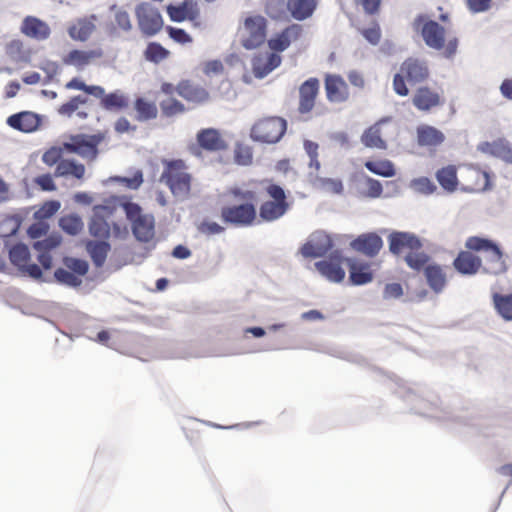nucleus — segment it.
<instances>
[{
  "label": "nucleus",
  "mask_w": 512,
  "mask_h": 512,
  "mask_svg": "<svg viewBox=\"0 0 512 512\" xmlns=\"http://www.w3.org/2000/svg\"><path fill=\"white\" fill-rule=\"evenodd\" d=\"M465 247L471 251L490 252V261L493 265L491 273L499 275L508 270L506 256L494 240L482 236H470L466 239Z\"/></svg>",
  "instance_id": "4"
},
{
  "label": "nucleus",
  "mask_w": 512,
  "mask_h": 512,
  "mask_svg": "<svg viewBox=\"0 0 512 512\" xmlns=\"http://www.w3.org/2000/svg\"><path fill=\"white\" fill-rule=\"evenodd\" d=\"M164 170L160 181L166 184L171 193L179 198L188 196L191 189V175L185 171V163L181 159L164 160Z\"/></svg>",
  "instance_id": "1"
},
{
  "label": "nucleus",
  "mask_w": 512,
  "mask_h": 512,
  "mask_svg": "<svg viewBox=\"0 0 512 512\" xmlns=\"http://www.w3.org/2000/svg\"><path fill=\"white\" fill-rule=\"evenodd\" d=\"M6 53L14 61H22L26 57L24 45L19 39H13L7 43Z\"/></svg>",
  "instance_id": "60"
},
{
  "label": "nucleus",
  "mask_w": 512,
  "mask_h": 512,
  "mask_svg": "<svg viewBox=\"0 0 512 512\" xmlns=\"http://www.w3.org/2000/svg\"><path fill=\"white\" fill-rule=\"evenodd\" d=\"M315 269L321 276L333 283H340L345 278V270L335 261L320 260L314 263Z\"/></svg>",
  "instance_id": "35"
},
{
  "label": "nucleus",
  "mask_w": 512,
  "mask_h": 512,
  "mask_svg": "<svg viewBox=\"0 0 512 512\" xmlns=\"http://www.w3.org/2000/svg\"><path fill=\"white\" fill-rule=\"evenodd\" d=\"M135 15L141 33L146 37L158 34L163 26V17L155 6L148 2H142L135 8Z\"/></svg>",
  "instance_id": "5"
},
{
  "label": "nucleus",
  "mask_w": 512,
  "mask_h": 512,
  "mask_svg": "<svg viewBox=\"0 0 512 512\" xmlns=\"http://www.w3.org/2000/svg\"><path fill=\"white\" fill-rule=\"evenodd\" d=\"M93 97L99 99V106L107 112L119 113L126 110L130 104L129 96L120 89L106 92L104 87L97 86Z\"/></svg>",
  "instance_id": "9"
},
{
  "label": "nucleus",
  "mask_w": 512,
  "mask_h": 512,
  "mask_svg": "<svg viewBox=\"0 0 512 512\" xmlns=\"http://www.w3.org/2000/svg\"><path fill=\"white\" fill-rule=\"evenodd\" d=\"M134 109L137 113L136 119L139 122L153 120L158 115V109L154 102L144 97H137L134 101Z\"/></svg>",
  "instance_id": "41"
},
{
  "label": "nucleus",
  "mask_w": 512,
  "mask_h": 512,
  "mask_svg": "<svg viewBox=\"0 0 512 512\" xmlns=\"http://www.w3.org/2000/svg\"><path fill=\"white\" fill-rule=\"evenodd\" d=\"M102 56V49H94L88 51L73 49L63 58V62L65 65L82 68L88 65L92 59L101 58Z\"/></svg>",
  "instance_id": "34"
},
{
  "label": "nucleus",
  "mask_w": 512,
  "mask_h": 512,
  "mask_svg": "<svg viewBox=\"0 0 512 512\" xmlns=\"http://www.w3.org/2000/svg\"><path fill=\"white\" fill-rule=\"evenodd\" d=\"M400 71L411 84L424 82L429 77L427 63L417 58H408L400 66Z\"/></svg>",
  "instance_id": "18"
},
{
  "label": "nucleus",
  "mask_w": 512,
  "mask_h": 512,
  "mask_svg": "<svg viewBox=\"0 0 512 512\" xmlns=\"http://www.w3.org/2000/svg\"><path fill=\"white\" fill-rule=\"evenodd\" d=\"M123 201V195H113L106 198L102 204L94 206V211L103 210L108 215H112L114 211L120 207V203Z\"/></svg>",
  "instance_id": "61"
},
{
  "label": "nucleus",
  "mask_w": 512,
  "mask_h": 512,
  "mask_svg": "<svg viewBox=\"0 0 512 512\" xmlns=\"http://www.w3.org/2000/svg\"><path fill=\"white\" fill-rule=\"evenodd\" d=\"M334 247L331 236L323 230L312 232L299 249V253L308 259L322 258Z\"/></svg>",
  "instance_id": "7"
},
{
  "label": "nucleus",
  "mask_w": 512,
  "mask_h": 512,
  "mask_svg": "<svg viewBox=\"0 0 512 512\" xmlns=\"http://www.w3.org/2000/svg\"><path fill=\"white\" fill-rule=\"evenodd\" d=\"M143 55L146 61L153 64H159L169 57L170 51L159 42L152 41L147 44Z\"/></svg>",
  "instance_id": "45"
},
{
  "label": "nucleus",
  "mask_w": 512,
  "mask_h": 512,
  "mask_svg": "<svg viewBox=\"0 0 512 512\" xmlns=\"http://www.w3.org/2000/svg\"><path fill=\"white\" fill-rule=\"evenodd\" d=\"M424 276L427 285L435 294H440L444 291L447 285L446 274L441 265L437 263L428 264L424 268Z\"/></svg>",
  "instance_id": "27"
},
{
  "label": "nucleus",
  "mask_w": 512,
  "mask_h": 512,
  "mask_svg": "<svg viewBox=\"0 0 512 512\" xmlns=\"http://www.w3.org/2000/svg\"><path fill=\"white\" fill-rule=\"evenodd\" d=\"M287 2L285 0H266L265 12L273 20H282L287 16Z\"/></svg>",
  "instance_id": "47"
},
{
  "label": "nucleus",
  "mask_w": 512,
  "mask_h": 512,
  "mask_svg": "<svg viewBox=\"0 0 512 512\" xmlns=\"http://www.w3.org/2000/svg\"><path fill=\"white\" fill-rule=\"evenodd\" d=\"M61 207V203L58 200H48L41 208L34 213V218L37 220H45L55 215Z\"/></svg>",
  "instance_id": "58"
},
{
  "label": "nucleus",
  "mask_w": 512,
  "mask_h": 512,
  "mask_svg": "<svg viewBox=\"0 0 512 512\" xmlns=\"http://www.w3.org/2000/svg\"><path fill=\"white\" fill-rule=\"evenodd\" d=\"M176 92L185 100L194 103H204L209 99V92L204 87L188 80L181 81L176 87Z\"/></svg>",
  "instance_id": "25"
},
{
  "label": "nucleus",
  "mask_w": 512,
  "mask_h": 512,
  "mask_svg": "<svg viewBox=\"0 0 512 512\" xmlns=\"http://www.w3.org/2000/svg\"><path fill=\"white\" fill-rule=\"evenodd\" d=\"M317 0H288L287 9L293 19L304 21L310 18L317 9Z\"/></svg>",
  "instance_id": "32"
},
{
  "label": "nucleus",
  "mask_w": 512,
  "mask_h": 512,
  "mask_svg": "<svg viewBox=\"0 0 512 512\" xmlns=\"http://www.w3.org/2000/svg\"><path fill=\"white\" fill-rule=\"evenodd\" d=\"M399 393H400L401 397L406 402H408L409 404L412 405L411 410L414 413L419 414V415H423V416H427V417L437 418V419H440V420L448 419V417L445 416V415L440 416V415H437V414L430 413L429 410H430V407H431L432 404L430 402H427L426 400H424L419 395H417L414 390L408 388L403 393H401V392H399Z\"/></svg>",
  "instance_id": "26"
},
{
  "label": "nucleus",
  "mask_w": 512,
  "mask_h": 512,
  "mask_svg": "<svg viewBox=\"0 0 512 512\" xmlns=\"http://www.w3.org/2000/svg\"><path fill=\"white\" fill-rule=\"evenodd\" d=\"M435 178L441 188L446 192L453 193L457 190L459 181L457 169L454 165H447L438 169L435 173Z\"/></svg>",
  "instance_id": "39"
},
{
  "label": "nucleus",
  "mask_w": 512,
  "mask_h": 512,
  "mask_svg": "<svg viewBox=\"0 0 512 512\" xmlns=\"http://www.w3.org/2000/svg\"><path fill=\"white\" fill-rule=\"evenodd\" d=\"M412 103L419 111H429L440 104V95L429 87L422 86L414 93Z\"/></svg>",
  "instance_id": "29"
},
{
  "label": "nucleus",
  "mask_w": 512,
  "mask_h": 512,
  "mask_svg": "<svg viewBox=\"0 0 512 512\" xmlns=\"http://www.w3.org/2000/svg\"><path fill=\"white\" fill-rule=\"evenodd\" d=\"M481 265V258L470 251H460L453 260L454 269L461 275H475Z\"/></svg>",
  "instance_id": "23"
},
{
  "label": "nucleus",
  "mask_w": 512,
  "mask_h": 512,
  "mask_svg": "<svg viewBox=\"0 0 512 512\" xmlns=\"http://www.w3.org/2000/svg\"><path fill=\"white\" fill-rule=\"evenodd\" d=\"M131 230L137 241L150 242L155 235V219L153 215L146 214L131 224Z\"/></svg>",
  "instance_id": "24"
},
{
  "label": "nucleus",
  "mask_w": 512,
  "mask_h": 512,
  "mask_svg": "<svg viewBox=\"0 0 512 512\" xmlns=\"http://www.w3.org/2000/svg\"><path fill=\"white\" fill-rule=\"evenodd\" d=\"M113 180L123 183L129 189L136 190L143 183V173L141 170H137L131 177L116 176Z\"/></svg>",
  "instance_id": "63"
},
{
  "label": "nucleus",
  "mask_w": 512,
  "mask_h": 512,
  "mask_svg": "<svg viewBox=\"0 0 512 512\" xmlns=\"http://www.w3.org/2000/svg\"><path fill=\"white\" fill-rule=\"evenodd\" d=\"M88 230L93 237L106 240L110 236V226L108 222L95 211L88 223Z\"/></svg>",
  "instance_id": "43"
},
{
  "label": "nucleus",
  "mask_w": 512,
  "mask_h": 512,
  "mask_svg": "<svg viewBox=\"0 0 512 512\" xmlns=\"http://www.w3.org/2000/svg\"><path fill=\"white\" fill-rule=\"evenodd\" d=\"M389 121V118H382L369 128H367L362 136H361V142L362 144L367 148H377L384 150L387 148L386 142L381 137V127L380 125L382 123H386Z\"/></svg>",
  "instance_id": "33"
},
{
  "label": "nucleus",
  "mask_w": 512,
  "mask_h": 512,
  "mask_svg": "<svg viewBox=\"0 0 512 512\" xmlns=\"http://www.w3.org/2000/svg\"><path fill=\"white\" fill-rule=\"evenodd\" d=\"M409 187L422 195H431L437 190L435 183L425 176L412 179L409 183Z\"/></svg>",
  "instance_id": "52"
},
{
  "label": "nucleus",
  "mask_w": 512,
  "mask_h": 512,
  "mask_svg": "<svg viewBox=\"0 0 512 512\" xmlns=\"http://www.w3.org/2000/svg\"><path fill=\"white\" fill-rule=\"evenodd\" d=\"M62 242V236L59 232H52L46 238L36 240L32 247L36 251H47L57 248Z\"/></svg>",
  "instance_id": "51"
},
{
  "label": "nucleus",
  "mask_w": 512,
  "mask_h": 512,
  "mask_svg": "<svg viewBox=\"0 0 512 512\" xmlns=\"http://www.w3.org/2000/svg\"><path fill=\"white\" fill-rule=\"evenodd\" d=\"M384 246L382 237L377 232L359 234L349 243V247L369 258L376 257Z\"/></svg>",
  "instance_id": "10"
},
{
  "label": "nucleus",
  "mask_w": 512,
  "mask_h": 512,
  "mask_svg": "<svg viewBox=\"0 0 512 512\" xmlns=\"http://www.w3.org/2000/svg\"><path fill=\"white\" fill-rule=\"evenodd\" d=\"M196 141L200 148L208 152H218L228 148L227 142L216 128L200 129L196 134Z\"/></svg>",
  "instance_id": "14"
},
{
  "label": "nucleus",
  "mask_w": 512,
  "mask_h": 512,
  "mask_svg": "<svg viewBox=\"0 0 512 512\" xmlns=\"http://www.w3.org/2000/svg\"><path fill=\"white\" fill-rule=\"evenodd\" d=\"M492 304L496 313L507 322H512V292L502 294L494 292L492 294Z\"/></svg>",
  "instance_id": "40"
},
{
  "label": "nucleus",
  "mask_w": 512,
  "mask_h": 512,
  "mask_svg": "<svg viewBox=\"0 0 512 512\" xmlns=\"http://www.w3.org/2000/svg\"><path fill=\"white\" fill-rule=\"evenodd\" d=\"M120 208L123 209L126 218L131 222V224L145 215L142 213L141 206L131 201V199L127 196H123V201L120 203Z\"/></svg>",
  "instance_id": "55"
},
{
  "label": "nucleus",
  "mask_w": 512,
  "mask_h": 512,
  "mask_svg": "<svg viewBox=\"0 0 512 512\" xmlns=\"http://www.w3.org/2000/svg\"><path fill=\"white\" fill-rule=\"evenodd\" d=\"M417 143L420 147H437L445 140V135L439 129L430 125L417 127Z\"/></svg>",
  "instance_id": "30"
},
{
  "label": "nucleus",
  "mask_w": 512,
  "mask_h": 512,
  "mask_svg": "<svg viewBox=\"0 0 512 512\" xmlns=\"http://www.w3.org/2000/svg\"><path fill=\"white\" fill-rule=\"evenodd\" d=\"M166 12L170 20L176 23H181L186 19L194 21L199 15L198 9L188 0L179 5H167Z\"/></svg>",
  "instance_id": "28"
},
{
  "label": "nucleus",
  "mask_w": 512,
  "mask_h": 512,
  "mask_svg": "<svg viewBox=\"0 0 512 512\" xmlns=\"http://www.w3.org/2000/svg\"><path fill=\"white\" fill-rule=\"evenodd\" d=\"M63 151H65L63 146H52L44 152L42 155V161L48 166H57V164L62 160Z\"/></svg>",
  "instance_id": "62"
},
{
  "label": "nucleus",
  "mask_w": 512,
  "mask_h": 512,
  "mask_svg": "<svg viewBox=\"0 0 512 512\" xmlns=\"http://www.w3.org/2000/svg\"><path fill=\"white\" fill-rule=\"evenodd\" d=\"M87 102H88V98L86 96H83V95L73 96L72 98H70L69 101L62 104L58 108V113L60 115L71 117L73 115V113L79 109L80 105H84Z\"/></svg>",
  "instance_id": "57"
},
{
  "label": "nucleus",
  "mask_w": 512,
  "mask_h": 512,
  "mask_svg": "<svg viewBox=\"0 0 512 512\" xmlns=\"http://www.w3.org/2000/svg\"><path fill=\"white\" fill-rule=\"evenodd\" d=\"M363 178L367 186V191L363 195L372 199L380 198L383 193L382 183L368 175H364Z\"/></svg>",
  "instance_id": "59"
},
{
  "label": "nucleus",
  "mask_w": 512,
  "mask_h": 512,
  "mask_svg": "<svg viewBox=\"0 0 512 512\" xmlns=\"http://www.w3.org/2000/svg\"><path fill=\"white\" fill-rule=\"evenodd\" d=\"M364 167L371 173L384 178H391L396 175V169L392 161L383 160H367Z\"/></svg>",
  "instance_id": "42"
},
{
  "label": "nucleus",
  "mask_w": 512,
  "mask_h": 512,
  "mask_svg": "<svg viewBox=\"0 0 512 512\" xmlns=\"http://www.w3.org/2000/svg\"><path fill=\"white\" fill-rule=\"evenodd\" d=\"M389 251L395 256H399L404 249L412 252L414 250H422L423 241L415 233L408 231H392L387 237Z\"/></svg>",
  "instance_id": "8"
},
{
  "label": "nucleus",
  "mask_w": 512,
  "mask_h": 512,
  "mask_svg": "<svg viewBox=\"0 0 512 512\" xmlns=\"http://www.w3.org/2000/svg\"><path fill=\"white\" fill-rule=\"evenodd\" d=\"M110 250L111 245L107 240H89L86 242V251L97 268L104 265Z\"/></svg>",
  "instance_id": "37"
},
{
  "label": "nucleus",
  "mask_w": 512,
  "mask_h": 512,
  "mask_svg": "<svg viewBox=\"0 0 512 512\" xmlns=\"http://www.w3.org/2000/svg\"><path fill=\"white\" fill-rule=\"evenodd\" d=\"M303 32V28L300 24H291L284 28L281 32L268 40V46L275 52L285 51L291 44L292 41L297 40Z\"/></svg>",
  "instance_id": "16"
},
{
  "label": "nucleus",
  "mask_w": 512,
  "mask_h": 512,
  "mask_svg": "<svg viewBox=\"0 0 512 512\" xmlns=\"http://www.w3.org/2000/svg\"><path fill=\"white\" fill-rule=\"evenodd\" d=\"M166 31L169 37L179 44H187L192 42V37L182 28L167 26Z\"/></svg>",
  "instance_id": "64"
},
{
  "label": "nucleus",
  "mask_w": 512,
  "mask_h": 512,
  "mask_svg": "<svg viewBox=\"0 0 512 512\" xmlns=\"http://www.w3.org/2000/svg\"><path fill=\"white\" fill-rule=\"evenodd\" d=\"M96 20L97 16L95 14L77 19L75 24L68 27L67 32L69 37L75 41H87L96 29Z\"/></svg>",
  "instance_id": "22"
},
{
  "label": "nucleus",
  "mask_w": 512,
  "mask_h": 512,
  "mask_svg": "<svg viewBox=\"0 0 512 512\" xmlns=\"http://www.w3.org/2000/svg\"><path fill=\"white\" fill-rule=\"evenodd\" d=\"M404 261L410 269L414 271H424V268L430 261V256L424 251L414 250L405 255Z\"/></svg>",
  "instance_id": "46"
},
{
  "label": "nucleus",
  "mask_w": 512,
  "mask_h": 512,
  "mask_svg": "<svg viewBox=\"0 0 512 512\" xmlns=\"http://www.w3.org/2000/svg\"><path fill=\"white\" fill-rule=\"evenodd\" d=\"M289 207V203L265 201L260 205L259 216L263 221L273 222L284 216Z\"/></svg>",
  "instance_id": "38"
},
{
  "label": "nucleus",
  "mask_w": 512,
  "mask_h": 512,
  "mask_svg": "<svg viewBox=\"0 0 512 512\" xmlns=\"http://www.w3.org/2000/svg\"><path fill=\"white\" fill-rule=\"evenodd\" d=\"M54 279L57 283L71 288H77L82 284L81 278L74 275L68 269L62 267L55 269Z\"/></svg>",
  "instance_id": "49"
},
{
  "label": "nucleus",
  "mask_w": 512,
  "mask_h": 512,
  "mask_svg": "<svg viewBox=\"0 0 512 512\" xmlns=\"http://www.w3.org/2000/svg\"><path fill=\"white\" fill-rule=\"evenodd\" d=\"M252 148L246 144L237 142L234 149V161L241 166H248L252 163Z\"/></svg>",
  "instance_id": "56"
},
{
  "label": "nucleus",
  "mask_w": 512,
  "mask_h": 512,
  "mask_svg": "<svg viewBox=\"0 0 512 512\" xmlns=\"http://www.w3.org/2000/svg\"><path fill=\"white\" fill-rule=\"evenodd\" d=\"M161 112L165 117H173L185 112V106L176 98H167L159 103Z\"/></svg>",
  "instance_id": "53"
},
{
  "label": "nucleus",
  "mask_w": 512,
  "mask_h": 512,
  "mask_svg": "<svg viewBox=\"0 0 512 512\" xmlns=\"http://www.w3.org/2000/svg\"><path fill=\"white\" fill-rule=\"evenodd\" d=\"M281 57L277 53L266 55L257 54L252 58V71L257 79L265 78L281 64Z\"/></svg>",
  "instance_id": "19"
},
{
  "label": "nucleus",
  "mask_w": 512,
  "mask_h": 512,
  "mask_svg": "<svg viewBox=\"0 0 512 512\" xmlns=\"http://www.w3.org/2000/svg\"><path fill=\"white\" fill-rule=\"evenodd\" d=\"M314 185L326 192L341 195L344 191L343 182L340 179L316 176Z\"/></svg>",
  "instance_id": "48"
},
{
  "label": "nucleus",
  "mask_w": 512,
  "mask_h": 512,
  "mask_svg": "<svg viewBox=\"0 0 512 512\" xmlns=\"http://www.w3.org/2000/svg\"><path fill=\"white\" fill-rule=\"evenodd\" d=\"M246 30L249 32L248 37L242 40V45L247 50L258 48L264 43L266 38L267 23L262 16H250L244 22Z\"/></svg>",
  "instance_id": "11"
},
{
  "label": "nucleus",
  "mask_w": 512,
  "mask_h": 512,
  "mask_svg": "<svg viewBox=\"0 0 512 512\" xmlns=\"http://www.w3.org/2000/svg\"><path fill=\"white\" fill-rule=\"evenodd\" d=\"M256 217L257 210L253 202H243L221 209L222 220L235 227H249L254 223Z\"/></svg>",
  "instance_id": "6"
},
{
  "label": "nucleus",
  "mask_w": 512,
  "mask_h": 512,
  "mask_svg": "<svg viewBox=\"0 0 512 512\" xmlns=\"http://www.w3.org/2000/svg\"><path fill=\"white\" fill-rule=\"evenodd\" d=\"M345 264L348 267V280L351 285L362 286L372 282L373 272L368 262L354 257H347Z\"/></svg>",
  "instance_id": "13"
},
{
  "label": "nucleus",
  "mask_w": 512,
  "mask_h": 512,
  "mask_svg": "<svg viewBox=\"0 0 512 512\" xmlns=\"http://www.w3.org/2000/svg\"><path fill=\"white\" fill-rule=\"evenodd\" d=\"M320 82L317 78L311 77L305 80L299 87V112L301 114L309 113L314 105L318 95Z\"/></svg>",
  "instance_id": "17"
},
{
  "label": "nucleus",
  "mask_w": 512,
  "mask_h": 512,
  "mask_svg": "<svg viewBox=\"0 0 512 512\" xmlns=\"http://www.w3.org/2000/svg\"><path fill=\"white\" fill-rule=\"evenodd\" d=\"M63 263L66 268L77 277L85 276L89 271V263L87 260L76 257H64Z\"/></svg>",
  "instance_id": "50"
},
{
  "label": "nucleus",
  "mask_w": 512,
  "mask_h": 512,
  "mask_svg": "<svg viewBox=\"0 0 512 512\" xmlns=\"http://www.w3.org/2000/svg\"><path fill=\"white\" fill-rule=\"evenodd\" d=\"M287 130V121L279 116H269L259 119L250 130V138L254 142L276 144Z\"/></svg>",
  "instance_id": "2"
},
{
  "label": "nucleus",
  "mask_w": 512,
  "mask_h": 512,
  "mask_svg": "<svg viewBox=\"0 0 512 512\" xmlns=\"http://www.w3.org/2000/svg\"><path fill=\"white\" fill-rule=\"evenodd\" d=\"M58 225L66 234L76 236L83 229L84 223L78 214L71 213L60 217Z\"/></svg>",
  "instance_id": "44"
},
{
  "label": "nucleus",
  "mask_w": 512,
  "mask_h": 512,
  "mask_svg": "<svg viewBox=\"0 0 512 512\" xmlns=\"http://www.w3.org/2000/svg\"><path fill=\"white\" fill-rule=\"evenodd\" d=\"M44 115L33 111H20L10 115L6 119V124L14 130L22 133L36 132L42 125Z\"/></svg>",
  "instance_id": "12"
},
{
  "label": "nucleus",
  "mask_w": 512,
  "mask_h": 512,
  "mask_svg": "<svg viewBox=\"0 0 512 512\" xmlns=\"http://www.w3.org/2000/svg\"><path fill=\"white\" fill-rule=\"evenodd\" d=\"M30 258V251L26 244L17 243L9 250V259L13 265L19 266Z\"/></svg>",
  "instance_id": "54"
},
{
  "label": "nucleus",
  "mask_w": 512,
  "mask_h": 512,
  "mask_svg": "<svg viewBox=\"0 0 512 512\" xmlns=\"http://www.w3.org/2000/svg\"><path fill=\"white\" fill-rule=\"evenodd\" d=\"M86 168L84 164L76 161L73 158L62 159L56 166L54 175L56 177H73L75 179H82L85 175Z\"/></svg>",
  "instance_id": "36"
},
{
  "label": "nucleus",
  "mask_w": 512,
  "mask_h": 512,
  "mask_svg": "<svg viewBox=\"0 0 512 512\" xmlns=\"http://www.w3.org/2000/svg\"><path fill=\"white\" fill-rule=\"evenodd\" d=\"M106 138V132L96 134L79 133L71 135L69 141L63 142L66 152L77 154L82 158L94 160L97 158L99 144Z\"/></svg>",
  "instance_id": "3"
},
{
  "label": "nucleus",
  "mask_w": 512,
  "mask_h": 512,
  "mask_svg": "<svg viewBox=\"0 0 512 512\" xmlns=\"http://www.w3.org/2000/svg\"><path fill=\"white\" fill-rule=\"evenodd\" d=\"M325 91L330 102L341 103L347 99L346 84L340 76L327 75Z\"/></svg>",
  "instance_id": "31"
},
{
  "label": "nucleus",
  "mask_w": 512,
  "mask_h": 512,
  "mask_svg": "<svg viewBox=\"0 0 512 512\" xmlns=\"http://www.w3.org/2000/svg\"><path fill=\"white\" fill-rule=\"evenodd\" d=\"M477 150L484 154L498 158L507 164H512V145L508 140L504 138H499L492 142H481L478 144Z\"/></svg>",
  "instance_id": "15"
},
{
  "label": "nucleus",
  "mask_w": 512,
  "mask_h": 512,
  "mask_svg": "<svg viewBox=\"0 0 512 512\" xmlns=\"http://www.w3.org/2000/svg\"><path fill=\"white\" fill-rule=\"evenodd\" d=\"M21 32L27 37L43 41L49 38L51 29L41 19L34 16H26L22 21Z\"/></svg>",
  "instance_id": "21"
},
{
  "label": "nucleus",
  "mask_w": 512,
  "mask_h": 512,
  "mask_svg": "<svg viewBox=\"0 0 512 512\" xmlns=\"http://www.w3.org/2000/svg\"><path fill=\"white\" fill-rule=\"evenodd\" d=\"M421 35L425 44L435 50H440L445 45V29L435 20H428L421 29Z\"/></svg>",
  "instance_id": "20"
}]
</instances>
